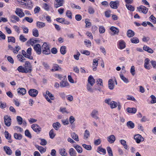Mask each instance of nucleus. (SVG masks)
<instances>
[{
	"mask_svg": "<svg viewBox=\"0 0 156 156\" xmlns=\"http://www.w3.org/2000/svg\"><path fill=\"white\" fill-rule=\"evenodd\" d=\"M41 51L44 54L48 55L50 54V51L48 45L45 42L41 47Z\"/></svg>",
	"mask_w": 156,
	"mask_h": 156,
	"instance_id": "obj_1",
	"label": "nucleus"
},
{
	"mask_svg": "<svg viewBox=\"0 0 156 156\" xmlns=\"http://www.w3.org/2000/svg\"><path fill=\"white\" fill-rule=\"evenodd\" d=\"M46 94L44 95V97L47 100L49 103H51V100H54L55 97L48 90L46 91Z\"/></svg>",
	"mask_w": 156,
	"mask_h": 156,
	"instance_id": "obj_2",
	"label": "nucleus"
},
{
	"mask_svg": "<svg viewBox=\"0 0 156 156\" xmlns=\"http://www.w3.org/2000/svg\"><path fill=\"white\" fill-rule=\"evenodd\" d=\"M54 6L55 8H57L62 6L64 3V0H55Z\"/></svg>",
	"mask_w": 156,
	"mask_h": 156,
	"instance_id": "obj_3",
	"label": "nucleus"
},
{
	"mask_svg": "<svg viewBox=\"0 0 156 156\" xmlns=\"http://www.w3.org/2000/svg\"><path fill=\"white\" fill-rule=\"evenodd\" d=\"M38 92L35 89H32L28 91L29 94L33 97H35L37 95Z\"/></svg>",
	"mask_w": 156,
	"mask_h": 156,
	"instance_id": "obj_4",
	"label": "nucleus"
},
{
	"mask_svg": "<svg viewBox=\"0 0 156 156\" xmlns=\"http://www.w3.org/2000/svg\"><path fill=\"white\" fill-rule=\"evenodd\" d=\"M4 122L5 125L7 126H10L11 123V119L8 115L5 116L4 117Z\"/></svg>",
	"mask_w": 156,
	"mask_h": 156,
	"instance_id": "obj_5",
	"label": "nucleus"
},
{
	"mask_svg": "<svg viewBox=\"0 0 156 156\" xmlns=\"http://www.w3.org/2000/svg\"><path fill=\"white\" fill-rule=\"evenodd\" d=\"M134 139L136 140V142L140 143L141 142L144 140V138L140 134H137L135 135L134 136Z\"/></svg>",
	"mask_w": 156,
	"mask_h": 156,
	"instance_id": "obj_6",
	"label": "nucleus"
},
{
	"mask_svg": "<svg viewBox=\"0 0 156 156\" xmlns=\"http://www.w3.org/2000/svg\"><path fill=\"white\" fill-rule=\"evenodd\" d=\"M137 9L138 11L140 12L141 11L144 14H146L147 13L148 10L147 8L142 5L137 7Z\"/></svg>",
	"mask_w": 156,
	"mask_h": 156,
	"instance_id": "obj_7",
	"label": "nucleus"
},
{
	"mask_svg": "<svg viewBox=\"0 0 156 156\" xmlns=\"http://www.w3.org/2000/svg\"><path fill=\"white\" fill-rule=\"evenodd\" d=\"M34 49L38 55H40L41 51V47L40 44H37L34 46Z\"/></svg>",
	"mask_w": 156,
	"mask_h": 156,
	"instance_id": "obj_8",
	"label": "nucleus"
},
{
	"mask_svg": "<svg viewBox=\"0 0 156 156\" xmlns=\"http://www.w3.org/2000/svg\"><path fill=\"white\" fill-rule=\"evenodd\" d=\"M15 12L17 16L20 18L23 17L25 16L24 13L23 12L22 10L20 8H16Z\"/></svg>",
	"mask_w": 156,
	"mask_h": 156,
	"instance_id": "obj_9",
	"label": "nucleus"
},
{
	"mask_svg": "<svg viewBox=\"0 0 156 156\" xmlns=\"http://www.w3.org/2000/svg\"><path fill=\"white\" fill-rule=\"evenodd\" d=\"M98 112L97 110H94L90 114V115L92 117L96 119H99L98 117Z\"/></svg>",
	"mask_w": 156,
	"mask_h": 156,
	"instance_id": "obj_10",
	"label": "nucleus"
},
{
	"mask_svg": "<svg viewBox=\"0 0 156 156\" xmlns=\"http://www.w3.org/2000/svg\"><path fill=\"white\" fill-rule=\"evenodd\" d=\"M119 2L118 1H111L110 3V5L111 7L114 9H117L118 8V5H119Z\"/></svg>",
	"mask_w": 156,
	"mask_h": 156,
	"instance_id": "obj_11",
	"label": "nucleus"
},
{
	"mask_svg": "<svg viewBox=\"0 0 156 156\" xmlns=\"http://www.w3.org/2000/svg\"><path fill=\"white\" fill-rule=\"evenodd\" d=\"M25 68L27 71H29V73H30L32 71V66L30 63L28 61H26L25 64Z\"/></svg>",
	"mask_w": 156,
	"mask_h": 156,
	"instance_id": "obj_12",
	"label": "nucleus"
},
{
	"mask_svg": "<svg viewBox=\"0 0 156 156\" xmlns=\"http://www.w3.org/2000/svg\"><path fill=\"white\" fill-rule=\"evenodd\" d=\"M31 127L36 132H39L41 130V127L37 124H33Z\"/></svg>",
	"mask_w": 156,
	"mask_h": 156,
	"instance_id": "obj_13",
	"label": "nucleus"
},
{
	"mask_svg": "<svg viewBox=\"0 0 156 156\" xmlns=\"http://www.w3.org/2000/svg\"><path fill=\"white\" fill-rule=\"evenodd\" d=\"M10 18L11 21L14 23H15L20 20L19 18L15 15H11Z\"/></svg>",
	"mask_w": 156,
	"mask_h": 156,
	"instance_id": "obj_14",
	"label": "nucleus"
},
{
	"mask_svg": "<svg viewBox=\"0 0 156 156\" xmlns=\"http://www.w3.org/2000/svg\"><path fill=\"white\" fill-rule=\"evenodd\" d=\"M115 85L114 81L112 79H110L108 81V87L111 90H113L114 88Z\"/></svg>",
	"mask_w": 156,
	"mask_h": 156,
	"instance_id": "obj_15",
	"label": "nucleus"
},
{
	"mask_svg": "<svg viewBox=\"0 0 156 156\" xmlns=\"http://www.w3.org/2000/svg\"><path fill=\"white\" fill-rule=\"evenodd\" d=\"M115 140V137L113 135L109 136L107 137V140L110 144L113 143Z\"/></svg>",
	"mask_w": 156,
	"mask_h": 156,
	"instance_id": "obj_16",
	"label": "nucleus"
},
{
	"mask_svg": "<svg viewBox=\"0 0 156 156\" xmlns=\"http://www.w3.org/2000/svg\"><path fill=\"white\" fill-rule=\"evenodd\" d=\"M3 148L7 154L10 155L12 154V151L9 147L5 146Z\"/></svg>",
	"mask_w": 156,
	"mask_h": 156,
	"instance_id": "obj_17",
	"label": "nucleus"
},
{
	"mask_svg": "<svg viewBox=\"0 0 156 156\" xmlns=\"http://www.w3.org/2000/svg\"><path fill=\"white\" fill-rule=\"evenodd\" d=\"M143 49L144 50L151 54L153 53L154 52L153 50L151 48L146 45H144V46Z\"/></svg>",
	"mask_w": 156,
	"mask_h": 156,
	"instance_id": "obj_18",
	"label": "nucleus"
},
{
	"mask_svg": "<svg viewBox=\"0 0 156 156\" xmlns=\"http://www.w3.org/2000/svg\"><path fill=\"white\" fill-rule=\"evenodd\" d=\"M150 60L148 58H146L144 60V67L147 69H150L151 66L149 65Z\"/></svg>",
	"mask_w": 156,
	"mask_h": 156,
	"instance_id": "obj_19",
	"label": "nucleus"
},
{
	"mask_svg": "<svg viewBox=\"0 0 156 156\" xmlns=\"http://www.w3.org/2000/svg\"><path fill=\"white\" fill-rule=\"evenodd\" d=\"M5 135L6 138L9 140L8 142L9 143H11L12 141L11 140V135L7 131L5 132Z\"/></svg>",
	"mask_w": 156,
	"mask_h": 156,
	"instance_id": "obj_20",
	"label": "nucleus"
},
{
	"mask_svg": "<svg viewBox=\"0 0 156 156\" xmlns=\"http://www.w3.org/2000/svg\"><path fill=\"white\" fill-rule=\"evenodd\" d=\"M17 70L20 72L22 73H29V71H27V69L22 66H19L17 68Z\"/></svg>",
	"mask_w": 156,
	"mask_h": 156,
	"instance_id": "obj_21",
	"label": "nucleus"
},
{
	"mask_svg": "<svg viewBox=\"0 0 156 156\" xmlns=\"http://www.w3.org/2000/svg\"><path fill=\"white\" fill-rule=\"evenodd\" d=\"M88 82L90 85L93 86L95 83V80L92 76H90L88 77Z\"/></svg>",
	"mask_w": 156,
	"mask_h": 156,
	"instance_id": "obj_22",
	"label": "nucleus"
},
{
	"mask_svg": "<svg viewBox=\"0 0 156 156\" xmlns=\"http://www.w3.org/2000/svg\"><path fill=\"white\" fill-rule=\"evenodd\" d=\"M60 87H64L69 86V84L67 82L65 81V80H63L60 83Z\"/></svg>",
	"mask_w": 156,
	"mask_h": 156,
	"instance_id": "obj_23",
	"label": "nucleus"
},
{
	"mask_svg": "<svg viewBox=\"0 0 156 156\" xmlns=\"http://www.w3.org/2000/svg\"><path fill=\"white\" fill-rule=\"evenodd\" d=\"M17 92L18 94H22V95H24L26 92V89L23 88H19L17 89Z\"/></svg>",
	"mask_w": 156,
	"mask_h": 156,
	"instance_id": "obj_24",
	"label": "nucleus"
},
{
	"mask_svg": "<svg viewBox=\"0 0 156 156\" xmlns=\"http://www.w3.org/2000/svg\"><path fill=\"white\" fill-rule=\"evenodd\" d=\"M26 2V3L23 4V5L28 6L29 9H31L33 7V4L31 1L30 0H28Z\"/></svg>",
	"mask_w": 156,
	"mask_h": 156,
	"instance_id": "obj_25",
	"label": "nucleus"
},
{
	"mask_svg": "<svg viewBox=\"0 0 156 156\" xmlns=\"http://www.w3.org/2000/svg\"><path fill=\"white\" fill-rule=\"evenodd\" d=\"M110 29L113 33L114 35L118 34L119 32V29L114 27H111Z\"/></svg>",
	"mask_w": 156,
	"mask_h": 156,
	"instance_id": "obj_26",
	"label": "nucleus"
},
{
	"mask_svg": "<svg viewBox=\"0 0 156 156\" xmlns=\"http://www.w3.org/2000/svg\"><path fill=\"white\" fill-rule=\"evenodd\" d=\"M127 112L132 113H135L136 112V109L135 108H128L126 109Z\"/></svg>",
	"mask_w": 156,
	"mask_h": 156,
	"instance_id": "obj_27",
	"label": "nucleus"
},
{
	"mask_svg": "<svg viewBox=\"0 0 156 156\" xmlns=\"http://www.w3.org/2000/svg\"><path fill=\"white\" fill-rule=\"evenodd\" d=\"M69 153L70 156H76L77 153L75 150L73 148L70 149Z\"/></svg>",
	"mask_w": 156,
	"mask_h": 156,
	"instance_id": "obj_28",
	"label": "nucleus"
},
{
	"mask_svg": "<svg viewBox=\"0 0 156 156\" xmlns=\"http://www.w3.org/2000/svg\"><path fill=\"white\" fill-rule=\"evenodd\" d=\"M36 24L37 27L39 28H42L45 26V24L44 23L40 21L37 22Z\"/></svg>",
	"mask_w": 156,
	"mask_h": 156,
	"instance_id": "obj_29",
	"label": "nucleus"
},
{
	"mask_svg": "<svg viewBox=\"0 0 156 156\" xmlns=\"http://www.w3.org/2000/svg\"><path fill=\"white\" fill-rule=\"evenodd\" d=\"M35 146L41 153L45 152L46 151V149L38 145H36Z\"/></svg>",
	"mask_w": 156,
	"mask_h": 156,
	"instance_id": "obj_30",
	"label": "nucleus"
},
{
	"mask_svg": "<svg viewBox=\"0 0 156 156\" xmlns=\"http://www.w3.org/2000/svg\"><path fill=\"white\" fill-rule=\"evenodd\" d=\"M127 36L129 37H133L135 35L134 32L131 30H129L127 33Z\"/></svg>",
	"mask_w": 156,
	"mask_h": 156,
	"instance_id": "obj_31",
	"label": "nucleus"
},
{
	"mask_svg": "<svg viewBox=\"0 0 156 156\" xmlns=\"http://www.w3.org/2000/svg\"><path fill=\"white\" fill-rule=\"evenodd\" d=\"M126 47L125 42L122 40H121L119 41V48L122 49L125 48Z\"/></svg>",
	"mask_w": 156,
	"mask_h": 156,
	"instance_id": "obj_32",
	"label": "nucleus"
},
{
	"mask_svg": "<svg viewBox=\"0 0 156 156\" xmlns=\"http://www.w3.org/2000/svg\"><path fill=\"white\" fill-rule=\"evenodd\" d=\"M38 41H39L36 38H34L30 39V41L27 42V43L29 42H30V44L31 45L33 46L35 43H37Z\"/></svg>",
	"mask_w": 156,
	"mask_h": 156,
	"instance_id": "obj_33",
	"label": "nucleus"
},
{
	"mask_svg": "<svg viewBox=\"0 0 156 156\" xmlns=\"http://www.w3.org/2000/svg\"><path fill=\"white\" fill-rule=\"evenodd\" d=\"M71 136L73 139L76 141H78L79 139L78 136L75 133H72L71 134Z\"/></svg>",
	"mask_w": 156,
	"mask_h": 156,
	"instance_id": "obj_34",
	"label": "nucleus"
},
{
	"mask_svg": "<svg viewBox=\"0 0 156 156\" xmlns=\"http://www.w3.org/2000/svg\"><path fill=\"white\" fill-rule=\"evenodd\" d=\"M14 138L16 140H20L22 138V136L21 134L14 133Z\"/></svg>",
	"mask_w": 156,
	"mask_h": 156,
	"instance_id": "obj_35",
	"label": "nucleus"
},
{
	"mask_svg": "<svg viewBox=\"0 0 156 156\" xmlns=\"http://www.w3.org/2000/svg\"><path fill=\"white\" fill-rule=\"evenodd\" d=\"M74 147L78 153H81L82 152V147L79 145H76L75 146H74Z\"/></svg>",
	"mask_w": 156,
	"mask_h": 156,
	"instance_id": "obj_36",
	"label": "nucleus"
},
{
	"mask_svg": "<svg viewBox=\"0 0 156 156\" xmlns=\"http://www.w3.org/2000/svg\"><path fill=\"white\" fill-rule=\"evenodd\" d=\"M53 126L56 130H58V129L61 127V125L58 122H56L53 124Z\"/></svg>",
	"mask_w": 156,
	"mask_h": 156,
	"instance_id": "obj_37",
	"label": "nucleus"
},
{
	"mask_svg": "<svg viewBox=\"0 0 156 156\" xmlns=\"http://www.w3.org/2000/svg\"><path fill=\"white\" fill-rule=\"evenodd\" d=\"M130 41L133 43L137 44L139 42V40L137 37H135L131 38Z\"/></svg>",
	"mask_w": 156,
	"mask_h": 156,
	"instance_id": "obj_38",
	"label": "nucleus"
},
{
	"mask_svg": "<svg viewBox=\"0 0 156 156\" xmlns=\"http://www.w3.org/2000/svg\"><path fill=\"white\" fill-rule=\"evenodd\" d=\"M110 105L112 108H114L117 106V104L116 102L112 101L110 102Z\"/></svg>",
	"mask_w": 156,
	"mask_h": 156,
	"instance_id": "obj_39",
	"label": "nucleus"
},
{
	"mask_svg": "<svg viewBox=\"0 0 156 156\" xmlns=\"http://www.w3.org/2000/svg\"><path fill=\"white\" fill-rule=\"evenodd\" d=\"M126 125L129 128L132 129L134 127V124L132 121H129L127 123Z\"/></svg>",
	"mask_w": 156,
	"mask_h": 156,
	"instance_id": "obj_40",
	"label": "nucleus"
},
{
	"mask_svg": "<svg viewBox=\"0 0 156 156\" xmlns=\"http://www.w3.org/2000/svg\"><path fill=\"white\" fill-rule=\"evenodd\" d=\"M90 135V134L89 131L87 130H85L84 133V139L86 140H87V138H88V137Z\"/></svg>",
	"mask_w": 156,
	"mask_h": 156,
	"instance_id": "obj_41",
	"label": "nucleus"
},
{
	"mask_svg": "<svg viewBox=\"0 0 156 156\" xmlns=\"http://www.w3.org/2000/svg\"><path fill=\"white\" fill-rule=\"evenodd\" d=\"M17 58L18 59L19 61L20 62H23V61L25 60V59L23 56L21 55H18L17 56Z\"/></svg>",
	"mask_w": 156,
	"mask_h": 156,
	"instance_id": "obj_42",
	"label": "nucleus"
},
{
	"mask_svg": "<svg viewBox=\"0 0 156 156\" xmlns=\"http://www.w3.org/2000/svg\"><path fill=\"white\" fill-rule=\"evenodd\" d=\"M60 51L62 55H64L66 52V48L65 46H62L61 47Z\"/></svg>",
	"mask_w": 156,
	"mask_h": 156,
	"instance_id": "obj_43",
	"label": "nucleus"
},
{
	"mask_svg": "<svg viewBox=\"0 0 156 156\" xmlns=\"http://www.w3.org/2000/svg\"><path fill=\"white\" fill-rule=\"evenodd\" d=\"M120 142L121 144L124 146L125 149H127L128 146L126 144V142L125 140H120Z\"/></svg>",
	"mask_w": 156,
	"mask_h": 156,
	"instance_id": "obj_44",
	"label": "nucleus"
},
{
	"mask_svg": "<svg viewBox=\"0 0 156 156\" xmlns=\"http://www.w3.org/2000/svg\"><path fill=\"white\" fill-rule=\"evenodd\" d=\"M33 35L35 37H37L39 36V32L38 30L36 29H34L32 31Z\"/></svg>",
	"mask_w": 156,
	"mask_h": 156,
	"instance_id": "obj_45",
	"label": "nucleus"
},
{
	"mask_svg": "<svg viewBox=\"0 0 156 156\" xmlns=\"http://www.w3.org/2000/svg\"><path fill=\"white\" fill-rule=\"evenodd\" d=\"M50 137L51 139H53L55 136V134L54 133V130L53 129H51L49 133Z\"/></svg>",
	"mask_w": 156,
	"mask_h": 156,
	"instance_id": "obj_46",
	"label": "nucleus"
},
{
	"mask_svg": "<svg viewBox=\"0 0 156 156\" xmlns=\"http://www.w3.org/2000/svg\"><path fill=\"white\" fill-rule=\"evenodd\" d=\"M60 154L62 156H67V154L66 152L65 149H62L60 150Z\"/></svg>",
	"mask_w": 156,
	"mask_h": 156,
	"instance_id": "obj_47",
	"label": "nucleus"
},
{
	"mask_svg": "<svg viewBox=\"0 0 156 156\" xmlns=\"http://www.w3.org/2000/svg\"><path fill=\"white\" fill-rule=\"evenodd\" d=\"M120 77L121 79L125 83H127L129 82V81L128 80V79L126 78L125 76H124L122 74H120Z\"/></svg>",
	"mask_w": 156,
	"mask_h": 156,
	"instance_id": "obj_48",
	"label": "nucleus"
},
{
	"mask_svg": "<svg viewBox=\"0 0 156 156\" xmlns=\"http://www.w3.org/2000/svg\"><path fill=\"white\" fill-rule=\"evenodd\" d=\"M43 7L45 10L47 11H49V10L50 6L46 3H44L43 4Z\"/></svg>",
	"mask_w": 156,
	"mask_h": 156,
	"instance_id": "obj_49",
	"label": "nucleus"
},
{
	"mask_svg": "<svg viewBox=\"0 0 156 156\" xmlns=\"http://www.w3.org/2000/svg\"><path fill=\"white\" fill-rule=\"evenodd\" d=\"M15 39L13 37H8V42H12L15 43Z\"/></svg>",
	"mask_w": 156,
	"mask_h": 156,
	"instance_id": "obj_50",
	"label": "nucleus"
},
{
	"mask_svg": "<svg viewBox=\"0 0 156 156\" xmlns=\"http://www.w3.org/2000/svg\"><path fill=\"white\" fill-rule=\"evenodd\" d=\"M150 97L151 99V104H154L156 103V98L155 96L153 95H152L150 96Z\"/></svg>",
	"mask_w": 156,
	"mask_h": 156,
	"instance_id": "obj_51",
	"label": "nucleus"
},
{
	"mask_svg": "<svg viewBox=\"0 0 156 156\" xmlns=\"http://www.w3.org/2000/svg\"><path fill=\"white\" fill-rule=\"evenodd\" d=\"M16 119L19 124L21 125L22 124L23 122V119L21 117L18 116H17Z\"/></svg>",
	"mask_w": 156,
	"mask_h": 156,
	"instance_id": "obj_52",
	"label": "nucleus"
},
{
	"mask_svg": "<svg viewBox=\"0 0 156 156\" xmlns=\"http://www.w3.org/2000/svg\"><path fill=\"white\" fill-rule=\"evenodd\" d=\"M107 150L109 154V156H113L112 150L109 147H108L107 148Z\"/></svg>",
	"mask_w": 156,
	"mask_h": 156,
	"instance_id": "obj_53",
	"label": "nucleus"
},
{
	"mask_svg": "<svg viewBox=\"0 0 156 156\" xmlns=\"http://www.w3.org/2000/svg\"><path fill=\"white\" fill-rule=\"evenodd\" d=\"M126 6L127 8L131 11H133L134 10V8L132 5H129L126 4Z\"/></svg>",
	"mask_w": 156,
	"mask_h": 156,
	"instance_id": "obj_54",
	"label": "nucleus"
},
{
	"mask_svg": "<svg viewBox=\"0 0 156 156\" xmlns=\"http://www.w3.org/2000/svg\"><path fill=\"white\" fill-rule=\"evenodd\" d=\"M88 12L90 14H93L94 12V10L92 7H89L88 9Z\"/></svg>",
	"mask_w": 156,
	"mask_h": 156,
	"instance_id": "obj_55",
	"label": "nucleus"
},
{
	"mask_svg": "<svg viewBox=\"0 0 156 156\" xmlns=\"http://www.w3.org/2000/svg\"><path fill=\"white\" fill-rule=\"evenodd\" d=\"M25 135L29 138H31L32 137L31 134L28 130H26L25 132Z\"/></svg>",
	"mask_w": 156,
	"mask_h": 156,
	"instance_id": "obj_56",
	"label": "nucleus"
},
{
	"mask_svg": "<svg viewBox=\"0 0 156 156\" xmlns=\"http://www.w3.org/2000/svg\"><path fill=\"white\" fill-rule=\"evenodd\" d=\"M82 146L84 148L87 150H90L91 149V147L90 145H87L86 144H83Z\"/></svg>",
	"mask_w": 156,
	"mask_h": 156,
	"instance_id": "obj_57",
	"label": "nucleus"
},
{
	"mask_svg": "<svg viewBox=\"0 0 156 156\" xmlns=\"http://www.w3.org/2000/svg\"><path fill=\"white\" fill-rule=\"evenodd\" d=\"M98 150L103 153L104 154H105L106 151L105 149L102 148L101 147H98Z\"/></svg>",
	"mask_w": 156,
	"mask_h": 156,
	"instance_id": "obj_58",
	"label": "nucleus"
},
{
	"mask_svg": "<svg viewBox=\"0 0 156 156\" xmlns=\"http://www.w3.org/2000/svg\"><path fill=\"white\" fill-rule=\"evenodd\" d=\"M72 14L70 10H67L66 12V15L69 18L71 19Z\"/></svg>",
	"mask_w": 156,
	"mask_h": 156,
	"instance_id": "obj_59",
	"label": "nucleus"
},
{
	"mask_svg": "<svg viewBox=\"0 0 156 156\" xmlns=\"http://www.w3.org/2000/svg\"><path fill=\"white\" fill-rule=\"evenodd\" d=\"M19 39L20 41L23 42H24L27 40V39L25 38L22 35H20Z\"/></svg>",
	"mask_w": 156,
	"mask_h": 156,
	"instance_id": "obj_60",
	"label": "nucleus"
},
{
	"mask_svg": "<svg viewBox=\"0 0 156 156\" xmlns=\"http://www.w3.org/2000/svg\"><path fill=\"white\" fill-rule=\"evenodd\" d=\"M56 20L57 21L62 23H63L65 21V19L63 18H57Z\"/></svg>",
	"mask_w": 156,
	"mask_h": 156,
	"instance_id": "obj_61",
	"label": "nucleus"
},
{
	"mask_svg": "<svg viewBox=\"0 0 156 156\" xmlns=\"http://www.w3.org/2000/svg\"><path fill=\"white\" fill-rule=\"evenodd\" d=\"M75 119L74 117L72 116H71L69 118V121L70 123L72 124L75 121Z\"/></svg>",
	"mask_w": 156,
	"mask_h": 156,
	"instance_id": "obj_62",
	"label": "nucleus"
},
{
	"mask_svg": "<svg viewBox=\"0 0 156 156\" xmlns=\"http://www.w3.org/2000/svg\"><path fill=\"white\" fill-rule=\"evenodd\" d=\"M16 49L15 50L14 49V50L13 51V52L14 53L17 54L18 51H19L20 49V47L19 46H16L15 47Z\"/></svg>",
	"mask_w": 156,
	"mask_h": 156,
	"instance_id": "obj_63",
	"label": "nucleus"
},
{
	"mask_svg": "<svg viewBox=\"0 0 156 156\" xmlns=\"http://www.w3.org/2000/svg\"><path fill=\"white\" fill-rule=\"evenodd\" d=\"M135 69L134 66H132L131 67L130 69V73L133 76H134L135 74Z\"/></svg>",
	"mask_w": 156,
	"mask_h": 156,
	"instance_id": "obj_64",
	"label": "nucleus"
}]
</instances>
